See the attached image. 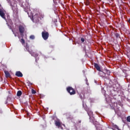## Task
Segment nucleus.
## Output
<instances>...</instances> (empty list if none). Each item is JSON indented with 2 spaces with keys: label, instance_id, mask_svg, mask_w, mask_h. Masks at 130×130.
<instances>
[{
  "label": "nucleus",
  "instance_id": "obj_1",
  "mask_svg": "<svg viewBox=\"0 0 130 130\" xmlns=\"http://www.w3.org/2000/svg\"><path fill=\"white\" fill-rule=\"evenodd\" d=\"M41 20L40 14L37 13L34 16H32V21H35L36 22H39Z\"/></svg>",
  "mask_w": 130,
  "mask_h": 130
},
{
  "label": "nucleus",
  "instance_id": "obj_2",
  "mask_svg": "<svg viewBox=\"0 0 130 130\" xmlns=\"http://www.w3.org/2000/svg\"><path fill=\"white\" fill-rule=\"evenodd\" d=\"M67 91L70 95H75V94H76V90L71 86H69L67 88Z\"/></svg>",
  "mask_w": 130,
  "mask_h": 130
},
{
  "label": "nucleus",
  "instance_id": "obj_3",
  "mask_svg": "<svg viewBox=\"0 0 130 130\" xmlns=\"http://www.w3.org/2000/svg\"><path fill=\"white\" fill-rule=\"evenodd\" d=\"M42 37L44 40H47V39H48V37H49V33L44 30L42 32Z\"/></svg>",
  "mask_w": 130,
  "mask_h": 130
},
{
  "label": "nucleus",
  "instance_id": "obj_4",
  "mask_svg": "<svg viewBox=\"0 0 130 130\" xmlns=\"http://www.w3.org/2000/svg\"><path fill=\"white\" fill-rule=\"evenodd\" d=\"M86 111H87L88 115L89 116V120L90 122H93L94 120L92 119L91 116L93 115V112L91 111L88 110V109L85 108Z\"/></svg>",
  "mask_w": 130,
  "mask_h": 130
},
{
  "label": "nucleus",
  "instance_id": "obj_5",
  "mask_svg": "<svg viewBox=\"0 0 130 130\" xmlns=\"http://www.w3.org/2000/svg\"><path fill=\"white\" fill-rule=\"evenodd\" d=\"M18 29L21 35L24 34L25 32V27L23 25H20L18 27Z\"/></svg>",
  "mask_w": 130,
  "mask_h": 130
},
{
  "label": "nucleus",
  "instance_id": "obj_6",
  "mask_svg": "<svg viewBox=\"0 0 130 130\" xmlns=\"http://www.w3.org/2000/svg\"><path fill=\"white\" fill-rule=\"evenodd\" d=\"M0 16L3 18V19H4L5 21H7V18H6V14H5V12H4V11L3 10L0 9Z\"/></svg>",
  "mask_w": 130,
  "mask_h": 130
},
{
  "label": "nucleus",
  "instance_id": "obj_7",
  "mask_svg": "<svg viewBox=\"0 0 130 130\" xmlns=\"http://www.w3.org/2000/svg\"><path fill=\"white\" fill-rule=\"evenodd\" d=\"M55 124L56 126H57L58 128L61 126V122H60V120H59V119H57L55 121Z\"/></svg>",
  "mask_w": 130,
  "mask_h": 130
},
{
  "label": "nucleus",
  "instance_id": "obj_8",
  "mask_svg": "<svg viewBox=\"0 0 130 130\" xmlns=\"http://www.w3.org/2000/svg\"><path fill=\"white\" fill-rule=\"evenodd\" d=\"M29 53L31 54V56H34V57H37L39 55L38 53L33 52L32 50H30V51H29Z\"/></svg>",
  "mask_w": 130,
  "mask_h": 130
},
{
  "label": "nucleus",
  "instance_id": "obj_9",
  "mask_svg": "<svg viewBox=\"0 0 130 130\" xmlns=\"http://www.w3.org/2000/svg\"><path fill=\"white\" fill-rule=\"evenodd\" d=\"M94 67L96 68V70H97V71H99V72H100L101 71V68H100V66L98 64H97V63H94Z\"/></svg>",
  "mask_w": 130,
  "mask_h": 130
},
{
  "label": "nucleus",
  "instance_id": "obj_10",
  "mask_svg": "<svg viewBox=\"0 0 130 130\" xmlns=\"http://www.w3.org/2000/svg\"><path fill=\"white\" fill-rule=\"evenodd\" d=\"M99 76H100V77H102L103 78H104V77L106 76V74L104 73L103 71H101V70L99 71Z\"/></svg>",
  "mask_w": 130,
  "mask_h": 130
},
{
  "label": "nucleus",
  "instance_id": "obj_11",
  "mask_svg": "<svg viewBox=\"0 0 130 130\" xmlns=\"http://www.w3.org/2000/svg\"><path fill=\"white\" fill-rule=\"evenodd\" d=\"M15 76H16V77H23V74L20 71H17L16 72Z\"/></svg>",
  "mask_w": 130,
  "mask_h": 130
},
{
  "label": "nucleus",
  "instance_id": "obj_12",
  "mask_svg": "<svg viewBox=\"0 0 130 130\" xmlns=\"http://www.w3.org/2000/svg\"><path fill=\"white\" fill-rule=\"evenodd\" d=\"M4 73L6 78H11V74H10V73H9L8 71H4Z\"/></svg>",
  "mask_w": 130,
  "mask_h": 130
},
{
  "label": "nucleus",
  "instance_id": "obj_13",
  "mask_svg": "<svg viewBox=\"0 0 130 130\" xmlns=\"http://www.w3.org/2000/svg\"><path fill=\"white\" fill-rule=\"evenodd\" d=\"M12 10H13L14 14H15V15H16V16H17V15H18V14L19 13V10H18V8H15V9H14V8H13Z\"/></svg>",
  "mask_w": 130,
  "mask_h": 130
},
{
  "label": "nucleus",
  "instance_id": "obj_14",
  "mask_svg": "<svg viewBox=\"0 0 130 130\" xmlns=\"http://www.w3.org/2000/svg\"><path fill=\"white\" fill-rule=\"evenodd\" d=\"M22 95V91L21 90H18L17 92V96L18 97H20V96Z\"/></svg>",
  "mask_w": 130,
  "mask_h": 130
},
{
  "label": "nucleus",
  "instance_id": "obj_15",
  "mask_svg": "<svg viewBox=\"0 0 130 130\" xmlns=\"http://www.w3.org/2000/svg\"><path fill=\"white\" fill-rule=\"evenodd\" d=\"M115 36L116 38H120V35H119V34L118 33H116Z\"/></svg>",
  "mask_w": 130,
  "mask_h": 130
},
{
  "label": "nucleus",
  "instance_id": "obj_16",
  "mask_svg": "<svg viewBox=\"0 0 130 130\" xmlns=\"http://www.w3.org/2000/svg\"><path fill=\"white\" fill-rule=\"evenodd\" d=\"M30 39H31L32 40L35 39V35H31L29 37Z\"/></svg>",
  "mask_w": 130,
  "mask_h": 130
},
{
  "label": "nucleus",
  "instance_id": "obj_17",
  "mask_svg": "<svg viewBox=\"0 0 130 130\" xmlns=\"http://www.w3.org/2000/svg\"><path fill=\"white\" fill-rule=\"evenodd\" d=\"M20 42L21 43H22V44H25V40H24V39H21L20 40Z\"/></svg>",
  "mask_w": 130,
  "mask_h": 130
},
{
  "label": "nucleus",
  "instance_id": "obj_18",
  "mask_svg": "<svg viewBox=\"0 0 130 130\" xmlns=\"http://www.w3.org/2000/svg\"><path fill=\"white\" fill-rule=\"evenodd\" d=\"M25 48L26 49V50H27V51L29 53L30 50H29V46H28V45L26 44Z\"/></svg>",
  "mask_w": 130,
  "mask_h": 130
},
{
  "label": "nucleus",
  "instance_id": "obj_19",
  "mask_svg": "<svg viewBox=\"0 0 130 130\" xmlns=\"http://www.w3.org/2000/svg\"><path fill=\"white\" fill-rule=\"evenodd\" d=\"M79 97H80V99H81V100H83V99H84V95L83 94H80L79 95Z\"/></svg>",
  "mask_w": 130,
  "mask_h": 130
},
{
  "label": "nucleus",
  "instance_id": "obj_20",
  "mask_svg": "<svg viewBox=\"0 0 130 130\" xmlns=\"http://www.w3.org/2000/svg\"><path fill=\"white\" fill-rule=\"evenodd\" d=\"M81 42L82 43H84V44H85V39H84L83 38H81Z\"/></svg>",
  "mask_w": 130,
  "mask_h": 130
},
{
  "label": "nucleus",
  "instance_id": "obj_21",
  "mask_svg": "<svg viewBox=\"0 0 130 130\" xmlns=\"http://www.w3.org/2000/svg\"><path fill=\"white\" fill-rule=\"evenodd\" d=\"M31 93H32V94H36V91H35V90L32 89H31Z\"/></svg>",
  "mask_w": 130,
  "mask_h": 130
},
{
  "label": "nucleus",
  "instance_id": "obj_22",
  "mask_svg": "<svg viewBox=\"0 0 130 130\" xmlns=\"http://www.w3.org/2000/svg\"><path fill=\"white\" fill-rule=\"evenodd\" d=\"M107 75H109V74H110V71L108 70H105Z\"/></svg>",
  "mask_w": 130,
  "mask_h": 130
},
{
  "label": "nucleus",
  "instance_id": "obj_23",
  "mask_svg": "<svg viewBox=\"0 0 130 130\" xmlns=\"http://www.w3.org/2000/svg\"><path fill=\"white\" fill-rule=\"evenodd\" d=\"M126 119H127V121H128V122H130V116H129L127 117Z\"/></svg>",
  "mask_w": 130,
  "mask_h": 130
},
{
  "label": "nucleus",
  "instance_id": "obj_24",
  "mask_svg": "<svg viewBox=\"0 0 130 130\" xmlns=\"http://www.w3.org/2000/svg\"><path fill=\"white\" fill-rule=\"evenodd\" d=\"M115 127L116 128V129L120 130V129H119V127L116 125H115Z\"/></svg>",
  "mask_w": 130,
  "mask_h": 130
},
{
  "label": "nucleus",
  "instance_id": "obj_25",
  "mask_svg": "<svg viewBox=\"0 0 130 130\" xmlns=\"http://www.w3.org/2000/svg\"><path fill=\"white\" fill-rule=\"evenodd\" d=\"M81 122H82V120H78L77 123H78V124H79V123H81Z\"/></svg>",
  "mask_w": 130,
  "mask_h": 130
},
{
  "label": "nucleus",
  "instance_id": "obj_26",
  "mask_svg": "<svg viewBox=\"0 0 130 130\" xmlns=\"http://www.w3.org/2000/svg\"><path fill=\"white\" fill-rule=\"evenodd\" d=\"M59 127H60L61 129H63V128H62V126H61H61H60Z\"/></svg>",
  "mask_w": 130,
  "mask_h": 130
},
{
  "label": "nucleus",
  "instance_id": "obj_27",
  "mask_svg": "<svg viewBox=\"0 0 130 130\" xmlns=\"http://www.w3.org/2000/svg\"><path fill=\"white\" fill-rule=\"evenodd\" d=\"M0 113H2V112H1V111H0Z\"/></svg>",
  "mask_w": 130,
  "mask_h": 130
}]
</instances>
